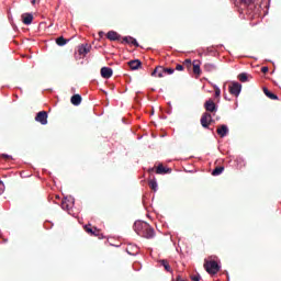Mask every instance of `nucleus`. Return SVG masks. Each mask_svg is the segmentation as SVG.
<instances>
[{
	"mask_svg": "<svg viewBox=\"0 0 281 281\" xmlns=\"http://www.w3.org/2000/svg\"><path fill=\"white\" fill-rule=\"evenodd\" d=\"M134 229L138 236H143V238H155V228L149 226L148 223L136 222Z\"/></svg>",
	"mask_w": 281,
	"mask_h": 281,
	"instance_id": "nucleus-1",
	"label": "nucleus"
},
{
	"mask_svg": "<svg viewBox=\"0 0 281 281\" xmlns=\"http://www.w3.org/2000/svg\"><path fill=\"white\" fill-rule=\"evenodd\" d=\"M204 269L211 276H216V273L221 271V266L218 265V262L216 260L205 259L204 260Z\"/></svg>",
	"mask_w": 281,
	"mask_h": 281,
	"instance_id": "nucleus-2",
	"label": "nucleus"
},
{
	"mask_svg": "<svg viewBox=\"0 0 281 281\" xmlns=\"http://www.w3.org/2000/svg\"><path fill=\"white\" fill-rule=\"evenodd\" d=\"M83 229L90 236H95L97 238H102L101 231L98 229V227L92 226L91 224H87L86 226H83Z\"/></svg>",
	"mask_w": 281,
	"mask_h": 281,
	"instance_id": "nucleus-3",
	"label": "nucleus"
},
{
	"mask_svg": "<svg viewBox=\"0 0 281 281\" xmlns=\"http://www.w3.org/2000/svg\"><path fill=\"white\" fill-rule=\"evenodd\" d=\"M241 90H243V85L236 81H233L232 85L228 87V91L231 95H235V98H238V95H240Z\"/></svg>",
	"mask_w": 281,
	"mask_h": 281,
	"instance_id": "nucleus-4",
	"label": "nucleus"
},
{
	"mask_svg": "<svg viewBox=\"0 0 281 281\" xmlns=\"http://www.w3.org/2000/svg\"><path fill=\"white\" fill-rule=\"evenodd\" d=\"M200 122L203 128H210V124H212L214 120L212 119V114H210L209 112H204L201 116Z\"/></svg>",
	"mask_w": 281,
	"mask_h": 281,
	"instance_id": "nucleus-5",
	"label": "nucleus"
},
{
	"mask_svg": "<svg viewBox=\"0 0 281 281\" xmlns=\"http://www.w3.org/2000/svg\"><path fill=\"white\" fill-rule=\"evenodd\" d=\"M204 109L209 113H216V111H218V109L216 108V103H214L212 99H209L207 101H205Z\"/></svg>",
	"mask_w": 281,
	"mask_h": 281,
	"instance_id": "nucleus-6",
	"label": "nucleus"
},
{
	"mask_svg": "<svg viewBox=\"0 0 281 281\" xmlns=\"http://www.w3.org/2000/svg\"><path fill=\"white\" fill-rule=\"evenodd\" d=\"M35 122H40V124L45 126V124H47V112L46 111L38 112L35 116Z\"/></svg>",
	"mask_w": 281,
	"mask_h": 281,
	"instance_id": "nucleus-7",
	"label": "nucleus"
},
{
	"mask_svg": "<svg viewBox=\"0 0 281 281\" xmlns=\"http://www.w3.org/2000/svg\"><path fill=\"white\" fill-rule=\"evenodd\" d=\"M89 52H91V46H89V44H81L78 46L79 56H85L86 54H89Z\"/></svg>",
	"mask_w": 281,
	"mask_h": 281,
	"instance_id": "nucleus-8",
	"label": "nucleus"
},
{
	"mask_svg": "<svg viewBox=\"0 0 281 281\" xmlns=\"http://www.w3.org/2000/svg\"><path fill=\"white\" fill-rule=\"evenodd\" d=\"M21 18L24 25H32V22L34 21V15H32V13H23Z\"/></svg>",
	"mask_w": 281,
	"mask_h": 281,
	"instance_id": "nucleus-9",
	"label": "nucleus"
},
{
	"mask_svg": "<svg viewBox=\"0 0 281 281\" xmlns=\"http://www.w3.org/2000/svg\"><path fill=\"white\" fill-rule=\"evenodd\" d=\"M121 43H125L126 45H134V47H139V43H137V40H135V37H131V36L123 37Z\"/></svg>",
	"mask_w": 281,
	"mask_h": 281,
	"instance_id": "nucleus-10",
	"label": "nucleus"
},
{
	"mask_svg": "<svg viewBox=\"0 0 281 281\" xmlns=\"http://www.w3.org/2000/svg\"><path fill=\"white\" fill-rule=\"evenodd\" d=\"M101 76H102V78H105L106 80H109V78H111V76H113V69H111L110 67H102Z\"/></svg>",
	"mask_w": 281,
	"mask_h": 281,
	"instance_id": "nucleus-11",
	"label": "nucleus"
},
{
	"mask_svg": "<svg viewBox=\"0 0 281 281\" xmlns=\"http://www.w3.org/2000/svg\"><path fill=\"white\" fill-rule=\"evenodd\" d=\"M130 69H132V71H135L137 69H139V67H142V61L139 59H134L127 63Z\"/></svg>",
	"mask_w": 281,
	"mask_h": 281,
	"instance_id": "nucleus-12",
	"label": "nucleus"
},
{
	"mask_svg": "<svg viewBox=\"0 0 281 281\" xmlns=\"http://www.w3.org/2000/svg\"><path fill=\"white\" fill-rule=\"evenodd\" d=\"M164 75L165 68L162 66H157L151 72V76H155L156 78H164Z\"/></svg>",
	"mask_w": 281,
	"mask_h": 281,
	"instance_id": "nucleus-13",
	"label": "nucleus"
},
{
	"mask_svg": "<svg viewBox=\"0 0 281 281\" xmlns=\"http://www.w3.org/2000/svg\"><path fill=\"white\" fill-rule=\"evenodd\" d=\"M106 38L109 41H120V38H122V35L115 31H109L106 34Z\"/></svg>",
	"mask_w": 281,
	"mask_h": 281,
	"instance_id": "nucleus-14",
	"label": "nucleus"
},
{
	"mask_svg": "<svg viewBox=\"0 0 281 281\" xmlns=\"http://www.w3.org/2000/svg\"><path fill=\"white\" fill-rule=\"evenodd\" d=\"M217 135H220L221 137H226L227 133H229V128L227 127V125H220L217 126Z\"/></svg>",
	"mask_w": 281,
	"mask_h": 281,
	"instance_id": "nucleus-15",
	"label": "nucleus"
},
{
	"mask_svg": "<svg viewBox=\"0 0 281 281\" xmlns=\"http://www.w3.org/2000/svg\"><path fill=\"white\" fill-rule=\"evenodd\" d=\"M172 172V169L164 167V165H159L156 168V175H169Z\"/></svg>",
	"mask_w": 281,
	"mask_h": 281,
	"instance_id": "nucleus-16",
	"label": "nucleus"
},
{
	"mask_svg": "<svg viewBox=\"0 0 281 281\" xmlns=\"http://www.w3.org/2000/svg\"><path fill=\"white\" fill-rule=\"evenodd\" d=\"M71 104H74V106H80L81 102H82V97L80 94H74L70 99Z\"/></svg>",
	"mask_w": 281,
	"mask_h": 281,
	"instance_id": "nucleus-17",
	"label": "nucleus"
},
{
	"mask_svg": "<svg viewBox=\"0 0 281 281\" xmlns=\"http://www.w3.org/2000/svg\"><path fill=\"white\" fill-rule=\"evenodd\" d=\"M158 262L161 267H164L165 271H168V273H172V268L170 267V262H168V260L160 259Z\"/></svg>",
	"mask_w": 281,
	"mask_h": 281,
	"instance_id": "nucleus-18",
	"label": "nucleus"
},
{
	"mask_svg": "<svg viewBox=\"0 0 281 281\" xmlns=\"http://www.w3.org/2000/svg\"><path fill=\"white\" fill-rule=\"evenodd\" d=\"M193 74L201 76V61H193Z\"/></svg>",
	"mask_w": 281,
	"mask_h": 281,
	"instance_id": "nucleus-19",
	"label": "nucleus"
},
{
	"mask_svg": "<svg viewBox=\"0 0 281 281\" xmlns=\"http://www.w3.org/2000/svg\"><path fill=\"white\" fill-rule=\"evenodd\" d=\"M148 186L150 190H153L154 192H157V180H155V177L148 180Z\"/></svg>",
	"mask_w": 281,
	"mask_h": 281,
	"instance_id": "nucleus-20",
	"label": "nucleus"
},
{
	"mask_svg": "<svg viewBox=\"0 0 281 281\" xmlns=\"http://www.w3.org/2000/svg\"><path fill=\"white\" fill-rule=\"evenodd\" d=\"M61 210H66V211L71 210V201L64 199L61 201Z\"/></svg>",
	"mask_w": 281,
	"mask_h": 281,
	"instance_id": "nucleus-21",
	"label": "nucleus"
},
{
	"mask_svg": "<svg viewBox=\"0 0 281 281\" xmlns=\"http://www.w3.org/2000/svg\"><path fill=\"white\" fill-rule=\"evenodd\" d=\"M56 43L59 47H63V46L67 45V43H69V40H66L65 37L59 36L56 38Z\"/></svg>",
	"mask_w": 281,
	"mask_h": 281,
	"instance_id": "nucleus-22",
	"label": "nucleus"
},
{
	"mask_svg": "<svg viewBox=\"0 0 281 281\" xmlns=\"http://www.w3.org/2000/svg\"><path fill=\"white\" fill-rule=\"evenodd\" d=\"M263 93L270 100H278V97L273 92L269 91V89H267V88L263 89Z\"/></svg>",
	"mask_w": 281,
	"mask_h": 281,
	"instance_id": "nucleus-23",
	"label": "nucleus"
},
{
	"mask_svg": "<svg viewBox=\"0 0 281 281\" xmlns=\"http://www.w3.org/2000/svg\"><path fill=\"white\" fill-rule=\"evenodd\" d=\"M225 170V167L220 166L216 167L213 171H212V176L213 177H218V175H223V171Z\"/></svg>",
	"mask_w": 281,
	"mask_h": 281,
	"instance_id": "nucleus-24",
	"label": "nucleus"
},
{
	"mask_svg": "<svg viewBox=\"0 0 281 281\" xmlns=\"http://www.w3.org/2000/svg\"><path fill=\"white\" fill-rule=\"evenodd\" d=\"M238 80H240V82H247V74L245 72L239 74Z\"/></svg>",
	"mask_w": 281,
	"mask_h": 281,
	"instance_id": "nucleus-25",
	"label": "nucleus"
},
{
	"mask_svg": "<svg viewBox=\"0 0 281 281\" xmlns=\"http://www.w3.org/2000/svg\"><path fill=\"white\" fill-rule=\"evenodd\" d=\"M243 5H251L256 3V0H239Z\"/></svg>",
	"mask_w": 281,
	"mask_h": 281,
	"instance_id": "nucleus-26",
	"label": "nucleus"
},
{
	"mask_svg": "<svg viewBox=\"0 0 281 281\" xmlns=\"http://www.w3.org/2000/svg\"><path fill=\"white\" fill-rule=\"evenodd\" d=\"M204 69H205V71H214V65L213 64H205Z\"/></svg>",
	"mask_w": 281,
	"mask_h": 281,
	"instance_id": "nucleus-27",
	"label": "nucleus"
},
{
	"mask_svg": "<svg viewBox=\"0 0 281 281\" xmlns=\"http://www.w3.org/2000/svg\"><path fill=\"white\" fill-rule=\"evenodd\" d=\"M165 74H167V76H172V74H175V68H165Z\"/></svg>",
	"mask_w": 281,
	"mask_h": 281,
	"instance_id": "nucleus-28",
	"label": "nucleus"
},
{
	"mask_svg": "<svg viewBox=\"0 0 281 281\" xmlns=\"http://www.w3.org/2000/svg\"><path fill=\"white\" fill-rule=\"evenodd\" d=\"M191 280H192V281H201V276H199V274H193V276H191Z\"/></svg>",
	"mask_w": 281,
	"mask_h": 281,
	"instance_id": "nucleus-29",
	"label": "nucleus"
},
{
	"mask_svg": "<svg viewBox=\"0 0 281 281\" xmlns=\"http://www.w3.org/2000/svg\"><path fill=\"white\" fill-rule=\"evenodd\" d=\"M176 71H183V65L177 64Z\"/></svg>",
	"mask_w": 281,
	"mask_h": 281,
	"instance_id": "nucleus-30",
	"label": "nucleus"
},
{
	"mask_svg": "<svg viewBox=\"0 0 281 281\" xmlns=\"http://www.w3.org/2000/svg\"><path fill=\"white\" fill-rule=\"evenodd\" d=\"M215 98H221V89L215 88Z\"/></svg>",
	"mask_w": 281,
	"mask_h": 281,
	"instance_id": "nucleus-31",
	"label": "nucleus"
},
{
	"mask_svg": "<svg viewBox=\"0 0 281 281\" xmlns=\"http://www.w3.org/2000/svg\"><path fill=\"white\" fill-rule=\"evenodd\" d=\"M262 74H268L269 72V67L265 66L261 68Z\"/></svg>",
	"mask_w": 281,
	"mask_h": 281,
	"instance_id": "nucleus-32",
	"label": "nucleus"
},
{
	"mask_svg": "<svg viewBox=\"0 0 281 281\" xmlns=\"http://www.w3.org/2000/svg\"><path fill=\"white\" fill-rule=\"evenodd\" d=\"M184 63H186L187 65H192V60H190V59H186Z\"/></svg>",
	"mask_w": 281,
	"mask_h": 281,
	"instance_id": "nucleus-33",
	"label": "nucleus"
},
{
	"mask_svg": "<svg viewBox=\"0 0 281 281\" xmlns=\"http://www.w3.org/2000/svg\"><path fill=\"white\" fill-rule=\"evenodd\" d=\"M176 281H186V280H183V279L181 278V276H178L177 279H176Z\"/></svg>",
	"mask_w": 281,
	"mask_h": 281,
	"instance_id": "nucleus-34",
	"label": "nucleus"
},
{
	"mask_svg": "<svg viewBox=\"0 0 281 281\" xmlns=\"http://www.w3.org/2000/svg\"><path fill=\"white\" fill-rule=\"evenodd\" d=\"M148 172H149V175L153 176V172H155V168L149 169Z\"/></svg>",
	"mask_w": 281,
	"mask_h": 281,
	"instance_id": "nucleus-35",
	"label": "nucleus"
},
{
	"mask_svg": "<svg viewBox=\"0 0 281 281\" xmlns=\"http://www.w3.org/2000/svg\"><path fill=\"white\" fill-rule=\"evenodd\" d=\"M2 157H3L4 159H9V158H10V156H8V155H5V154H3Z\"/></svg>",
	"mask_w": 281,
	"mask_h": 281,
	"instance_id": "nucleus-36",
	"label": "nucleus"
},
{
	"mask_svg": "<svg viewBox=\"0 0 281 281\" xmlns=\"http://www.w3.org/2000/svg\"><path fill=\"white\" fill-rule=\"evenodd\" d=\"M3 186V182L0 180V188Z\"/></svg>",
	"mask_w": 281,
	"mask_h": 281,
	"instance_id": "nucleus-37",
	"label": "nucleus"
},
{
	"mask_svg": "<svg viewBox=\"0 0 281 281\" xmlns=\"http://www.w3.org/2000/svg\"><path fill=\"white\" fill-rule=\"evenodd\" d=\"M32 3H35V0H33Z\"/></svg>",
	"mask_w": 281,
	"mask_h": 281,
	"instance_id": "nucleus-38",
	"label": "nucleus"
}]
</instances>
